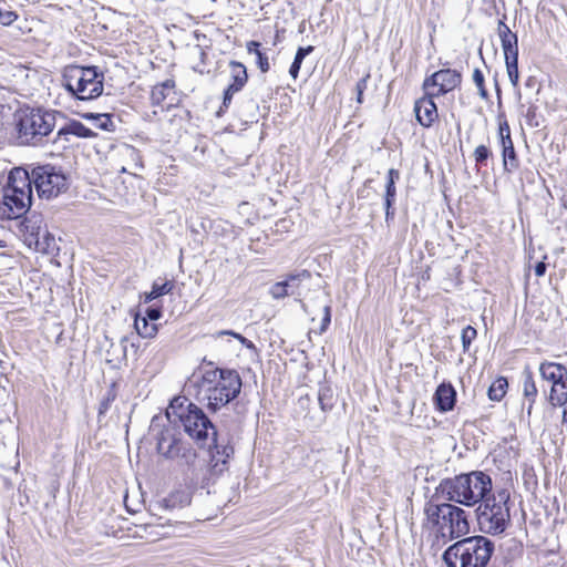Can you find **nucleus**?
<instances>
[{"mask_svg": "<svg viewBox=\"0 0 567 567\" xmlns=\"http://www.w3.org/2000/svg\"><path fill=\"white\" fill-rule=\"evenodd\" d=\"M96 114L97 113H85L82 115L83 118H86V120H92V121H96Z\"/></svg>", "mask_w": 567, "mask_h": 567, "instance_id": "obj_52", "label": "nucleus"}, {"mask_svg": "<svg viewBox=\"0 0 567 567\" xmlns=\"http://www.w3.org/2000/svg\"><path fill=\"white\" fill-rule=\"evenodd\" d=\"M29 167L40 198L52 199L68 190L69 178L61 167L52 164H29Z\"/></svg>", "mask_w": 567, "mask_h": 567, "instance_id": "obj_9", "label": "nucleus"}, {"mask_svg": "<svg viewBox=\"0 0 567 567\" xmlns=\"http://www.w3.org/2000/svg\"><path fill=\"white\" fill-rule=\"evenodd\" d=\"M32 195L11 193L3 188V215L9 219L20 218L31 206Z\"/></svg>", "mask_w": 567, "mask_h": 567, "instance_id": "obj_14", "label": "nucleus"}, {"mask_svg": "<svg viewBox=\"0 0 567 567\" xmlns=\"http://www.w3.org/2000/svg\"><path fill=\"white\" fill-rule=\"evenodd\" d=\"M214 443V451L212 452V467L214 472L221 473L228 460L234 454V449L230 445H219L217 442Z\"/></svg>", "mask_w": 567, "mask_h": 567, "instance_id": "obj_23", "label": "nucleus"}, {"mask_svg": "<svg viewBox=\"0 0 567 567\" xmlns=\"http://www.w3.org/2000/svg\"><path fill=\"white\" fill-rule=\"evenodd\" d=\"M563 422L567 423V410H565L563 413Z\"/></svg>", "mask_w": 567, "mask_h": 567, "instance_id": "obj_55", "label": "nucleus"}, {"mask_svg": "<svg viewBox=\"0 0 567 567\" xmlns=\"http://www.w3.org/2000/svg\"><path fill=\"white\" fill-rule=\"evenodd\" d=\"M32 185L31 168L27 165L25 167H14L10 172L4 189H10L11 193H22V196L24 194L32 195Z\"/></svg>", "mask_w": 567, "mask_h": 567, "instance_id": "obj_17", "label": "nucleus"}, {"mask_svg": "<svg viewBox=\"0 0 567 567\" xmlns=\"http://www.w3.org/2000/svg\"><path fill=\"white\" fill-rule=\"evenodd\" d=\"M167 419L178 420L184 431L198 443L205 444L210 437L216 441L217 432L204 411L186 398H175L166 412Z\"/></svg>", "mask_w": 567, "mask_h": 567, "instance_id": "obj_6", "label": "nucleus"}, {"mask_svg": "<svg viewBox=\"0 0 567 567\" xmlns=\"http://www.w3.org/2000/svg\"><path fill=\"white\" fill-rule=\"evenodd\" d=\"M323 311H324V316H323L322 321H321L320 333L324 332L328 329V327L330 324V321H331L330 307L329 306H324L323 307Z\"/></svg>", "mask_w": 567, "mask_h": 567, "instance_id": "obj_45", "label": "nucleus"}, {"mask_svg": "<svg viewBox=\"0 0 567 567\" xmlns=\"http://www.w3.org/2000/svg\"><path fill=\"white\" fill-rule=\"evenodd\" d=\"M508 383L505 378H498L488 389V398L492 401H501L506 394Z\"/></svg>", "mask_w": 567, "mask_h": 567, "instance_id": "obj_31", "label": "nucleus"}, {"mask_svg": "<svg viewBox=\"0 0 567 567\" xmlns=\"http://www.w3.org/2000/svg\"><path fill=\"white\" fill-rule=\"evenodd\" d=\"M433 97H435V95L426 91L425 96L414 103L415 117L423 127H431L439 116Z\"/></svg>", "mask_w": 567, "mask_h": 567, "instance_id": "obj_16", "label": "nucleus"}, {"mask_svg": "<svg viewBox=\"0 0 567 567\" xmlns=\"http://www.w3.org/2000/svg\"><path fill=\"white\" fill-rule=\"evenodd\" d=\"M462 82V75L456 70L443 69L431 76L426 78L423 83L424 90L429 91L431 87H437V92L433 93L435 96L444 95L453 91Z\"/></svg>", "mask_w": 567, "mask_h": 567, "instance_id": "obj_13", "label": "nucleus"}, {"mask_svg": "<svg viewBox=\"0 0 567 567\" xmlns=\"http://www.w3.org/2000/svg\"><path fill=\"white\" fill-rule=\"evenodd\" d=\"M120 155L123 157V158H126V159H130L132 163L128 164L127 166H122L120 168V172L121 173H131V174H135L134 171H137V169H141L143 168V164H142V159H141V155H140V152L131 146V145H124L121 150H120Z\"/></svg>", "mask_w": 567, "mask_h": 567, "instance_id": "obj_25", "label": "nucleus"}, {"mask_svg": "<svg viewBox=\"0 0 567 567\" xmlns=\"http://www.w3.org/2000/svg\"><path fill=\"white\" fill-rule=\"evenodd\" d=\"M435 408L440 412L452 411L456 403V391L451 383H441L433 395Z\"/></svg>", "mask_w": 567, "mask_h": 567, "instance_id": "obj_19", "label": "nucleus"}, {"mask_svg": "<svg viewBox=\"0 0 567 567\" xmlns=\"http://www.w3.org/2000/svg\"><path fill=\"white\" fill-rule=\"evenodd\" d=\"M313 50H315V48L312 45H308L306 48H302V47L298 48V50L296 52V55H295V59H293V62H292V64L290 65V69H289V74L295 80L298 78V74H299V71H300V68H301L303 59L307 55H309Z\"/></svg>", "mask_w": 567, "mask_h": 567, "instance_id": "obj_28", "label": "nucleus"}, {"mask_svg": "<svg viewBox=\"0 0 567 567\" xmlns=\"http://www.w3.org/2000/svg\"><path fill=\"white\" fill-rule=\"evenodd\" d=\"M498 136H499V142H503L505 140H511L512 138V136H511V128H509V125H508L507 121L499 122V124H498Z\"/></svg>", "mask_w": 567, "mask_h": 567, "instance_id": "obj_42", "label": "nucleus"}, {"mask_svg": "<svg viewBox=\"0 0 567 567\" xmlns=\"http://www.w3.org/2000/svg\"><path fill=\"white\" fill-rule=\"evenodd\" d=\"M311 278L309 270H300L287 275L286 279L278 281L270 287V295L274 299H282L289 295H295L292 281H306Z\"/></svg>", "mask_w": 567, "mask_h": 567, "instance_id": "obj_18", "label": "nucleus"}, {"mask_svg": "<svg viewBox=\"0 0 567 567\" xmlns=\"http://www.w3.org/2000/svg\"><path fill=\"white\" fill-rule=\"evenodd\" d=\"M172 289H173V284L171 281H165L161 285L157 282H154L152 286V290L144 295V301L151 302L152 300L171 292Z\"/></svg>", "mask_w": 567, "mask_h": 567, "instance_id": "obj_30", "label": "nucleus"}, {"mask_svg": "<svg viewBox=\"0 0 567 567\" xmlns=\"http://www.w3.org/2000/svg\"><path fill=\"white\" fill-rule=\"evenodd\" d=\"M18 16L13 11L0 9V23L2 25H10L17 20Z\"/></svg>", "mask_w": 567, "mask_h": 567, "instance_id": "obj_41", "label": "nucleus"}, {"mask_svg": "<svg viewBox=\"0 0 567 567\" xmlns=\"http://www.w3.org/2000/svg\"><path fill=\"white\" fill-rule=\"evenodd\" d=\"M301 282H302V281H292V285H293V291H295V293H296V292H297V290L299 289V287H300V284H301Z\"/></svg>", "mask_w": 567, "mask_h": 567, "instance_id": "obj_53", "label": "nucleus"}, {"mask_svg": "<svg viewBox=\"0 0 567 567\" xmlns=\"http://www.w3.org/2000/svg\"><path fill=\"white\" fill-rule=\"evenodd\" d=\"M161 316H162V311L157 307H148L146 309V317L145 318H147V320L150 319L152 321H155V320L159 319Z\"/></svg>", "mask_w": 567, "mask_h": 567, "instance_id": "obj_46", "label": "nucleus"}, {"mask_svg": "<svg viewBox=\"0 0 567 567\" xmlns=\"http://www.w3.org/2000/svg\"><path fill=\"white\" fill-rule=\"evenodd\" d=\"M368 78H369V75L361 79L360 81H358V83L355 85L357 93H358V95H357L358 103H362V95H363L364 90L367 89Z\"/></svg>", "mask_w": 567, "mask_h": 567, "instance_id": "obj_44", "label": "nucleus"}, {"mask_svg": "<svg viewBox=\"0 0 567 567\" xmlns=\"http://www.w3.org/2000/svg\"><path fill=\"white\" fill-rule=\"evenodd\" d=\"M197 49H198V54H199L202 63H205V59L207 58L206 52L199 47H197Z\"/></svg>", "mask_w": 567, "mask_h": 567, "instance_id": "obj_51", "label": "nucleus"}, {"mask_svg": "<svg viewBox=\"0 0 567 567\" xmlns=\"http://www.w3.org/2000/svg\"><path fill=\"white\" fill-rule=\"evenodd\" d=\"M522 383L524 402H527L526 413L530 416L538 395V389L536 386L533 372L528 365H526L522 372ZM523 406L525 408V403H523Z\"/></svg>", "mask_w": 567, "mask_h": 567, "instance_id": "obj_20", "label": "nucleus"}, {"mask_svg": "<svg viewBox=\"0 0 567 567\" xmlns=\"http://www.w3.org/2000/svg\"><path fill=\"white\" fill-rule=\"evenodd\" d=\"M394 212L392 209V206H385V220L389 221L390 219H393Z\"/></svg>", "mask_w": 567, "mask_h": 567, "instance_id": "obj_50", "label": "nucleus"}, {"mask_svg": "<svg viewBox=\"0 0 567 567\" xmlns=\"http://www.w3.org/2000/svg\"><path fill=\"white\" fill-rule=\"evenodd\" d=\"M134 327L137 334L142 338H153L157 333V326L155 323H148L147 318L136 317Z\"/></svg>", "mask_w": 567, "mask_h": 567, "instance_id": "obj_27", "label": "nucleus"}, {"mask_svg": "<svg viewBox=\"0 0 567 567\" xmlns=\"http://www.w3.org/2000/svg\"><path fill=\"white\" fill-rule=\"evenodd\" d=\"M474 159L476 165H485L489 156H492L491 150L485 145H478L474 151Z\"/></svg>", "mask_w": 567, "mask_h": 567, "instance_id": "obj_36", "label": "nucleus"}, {"mask_svg": "<svg viewBox=\"0 0 567 567\" xmlns=\"http://www.w3.org/2000/svg\"><path fill=\"white\" fill-rule=\"evenodd\" d=\"M220 336H231V337L238 339L239 342L241 344H244L246 348H254V343L250 340H248L244 336L236 333L231 330H223V331L217 332V337H220Z\"/></svg>", "mask_w": 567, "mask_h": 567, "instance_id": "obj_39", "label": "nucleus"}, {"mask_svg": "<svg viewBox=\"0 0 567 567\" xmlns=\"http://www.w3.org/2000/svg\"><path fill=\"white\" fill-rule=\"evenodd\" d=\"M494 542L477 535L463 538L443 553L446 567H486L494 553Z\"/></svg>", "mask_w": 567, "mask_h": 567, "instance_id": "obj_5", "label": "nucleus"}, {"mask_svg": "<svg viewBox=\"0 0 567 567\" xmlns=\"http://www.w3.org/2000/svg\"><path fill=\"white\" fill-rule=\"evenodd\" d=\"M493 488L492 478L482 471L460 474L442 480L436 494L447 502L474 506L482 502Z\"/></svg>", "mask_w": 567, "mask_h": 567, "instance_id": "obj_2", "label": "nucleus"}, {"mask_svg": "<svg viewBox=\"0 0 567 567\" xmlns=\"http://www.w3.org/2000/svg\"><path fill=\"white\" fill-rule=\"evenodd\" d=\"M476 336H477V331L472 326H466L462 330L461 339H462V346H463L464 352L468 351L470 346H471L472 341L476 338Z\"/></svg>", "mask_w": 567, "mask_h": 567, "instance_id": "obj_34", "label": "nucleus"}, {"mask_svg": "<svg viewBox=\"0 0 567 567\" xmlns=\"http://www.w3.org/2000/svg\"><path fill=\"white\" fill-rule=\"evenodd\" d=\"M546 269H547L546 264L544 261H539L535 265V268H534L535 275L537 277H543L546 272Z\"/></svg>", "mask_w": 567, "mask_h": 567, "instance_id": "obj_49", "label": "nucleus"}, {"mask_svg": "<svg viewBox=\"0 0 567 567\" xmlns=\"http://www.w3.org/2000/svg\"><path fill=\"white\" fill-rule=\"evenodd\" d=\"M473 81L477 86L478 94L482 99L486 100L488 97L487 90L484 85V75L480 69H475L473 72Z\"/></svg>", "mask_w": 567, "mask_h": 567, "instance_id": "obj_37", "label": "nucleus"}, {"mask_svg": "<svg viewBox=\"0 0 567 567\" xmlns=\"http://www.w3.org/2000/svg\"><path fill=\"white\" fill-rule=\"evenodd\" d=\"M319 403L322 411H330L333 408V393L331 388L323 386L319 390Z\"/></svg>", "mask_w": 567, "mask_h": 567, "instance_id": "obj_33", "label": "nucleus"}, {"mask_svg": "<svg viewBox=\"0 0 567 567\" xmlns=\"http://www.w3.org/2000/svg\"><path fill=\"white\" fill-rule=\"evenodd\" d=\"M230 80L231 82L224 91L223 107H228L235 93L241 91L248 81L246 66L238 61H230Z\"/></svg>", "mask_w": 567, "mask_h": 567, "instance_id": "obj_15", "label": "nucleus"}, {"mask_svg": "<svg viewBox=\"0 0 567 567\" xmlns=\"http://www.w3.org/2000/svg\"><path fill=\"white\" fill-rule=\"evenodd\" d=\"M69 135H74L82 138H91L95 136V133L91 128L86 127L83 123L79 121H71L58 130L56 135L52 142L56 143L59 140L69 142Z\"/></svg>", "mask_w": 567, "mask_h": 567, "instance_id": "obj_21", "label": "nucleus"}, {"mask_svg": "<svg viewBox=\"0 0 567 567\" xmlns=\"http://www.w3.org/2000/svg\"><path fill=\"white\" fill-rule=\"evenodd\" d=\"M126 338H122L120 344L111 346V350L107 351V355L112 357L106 359L109 363H121L126 359V346L124 344Z\"/></svg>", "mask_w": 567, "mask_h": 567, "instance_id": "obj_32", "label": "nucleus"}, {"mask_svg": "<svg viewBox=\"0 0 567 567\" xmlns=\"http://www.w3.org/2000/svg\"><path fill=\"white\" fill-rule=\"evenodd\" d=\"M502 146L503 167L507 173H513L519 167V159L516 154L513 140L499 142Z\"/></svg>", "mask_w": 567, "mask_h": 567, "instance_id": "obj_24", "label": "nucleus"}, {"mask_svg": "<svg viewBox=\"0 0 567 567\" xmlns=\"http://www.w3.org/2000/svg\"><path fill=\"white\" fill-rule=\"evenodd\" d=\"M104 74L96 66L68 65L62 73V86L74 97L89 101L103 93Z\"/></svg>", "mask_w": 567, "mask_h": 567, "instance_id": "obj_8", "label": "nucleus"}, {"mask_svg": "<svg viewBox=\"0 0 567 567\" xmlns=\"http://www.w3.org/2000/svg\"><path fill=\"white\" fill-rule=\"evenodd\" d=\"M115 399V394L110 391L107 393V396L105 399L102 400V402L100 403V408H99V414H104L109 409H110V405L111 403L114 401Z\"/></svg>", "mask_w": 567, "mask_h": 567, "instance_id": "obj_43", "label": "nucleus"}, {"mask_svg": "<svg viewBox=\"0 0 567 567\" xmlns=\"http://www.w3.org/2000/svg\"><path fill=\"white\" fill-rule=\"evenodd\" d=\"M194 70L200 74H204L206 72L204 68H200L199 65L195 66Z\"/></svg>", "mask_w": 567, "mask_h": 567, "instance_id": "obj_54", "label": "nucleus"}, {"mask_svg": "<svg viewBox=\"0 0 567 567\" xmlns=\"http://www.w3.org/2000/svg\"><path fill=\"white\" fill-rule=\"evenodd\" d=\"M174 89L175 82L171 79L155 85L151 92L152 103L154 105H161L171 93H174Z\"/></svg>", "mask_w": 567, "mask_h": 567, "instance_id": "obj_26", "label": "nucleus"}, {"mask_svg": "<svg viewBox=\"0 0 567 567\" xmlns=\"http://www.w3.org/2000/svg\"><path fill=\"white\" fill-rule=\"evenodd\" d=\"M506 72L508 79L514 87L518 86L519 72H518V54L505 55Z\"/></svg>", "mask_w": 567, "mask_h": 567, "instance_id": "obj_29", "label": "nucleus"}, {"mask_svg": "<svg viewBox=\"0 0 567 567\" xmlns=\"http://www.w3.org/2000/svg\"><path fill=\"white\" fill-rule=\"evenodd\" d=\"M400 179V172L395 168H390L386 176V183L395 184Z\"/></svg>", "mask_w": 567, "mask_h": 567, "instance_id": "obj_48", "label": "nucleus"}, {"mask_svg": "<svg viewBox=\"0 0 567 567\" xmlns=\"http://www.w3.org/2000/svg\"><path fill=\"white\" fill-rule=\"evenodd\" d=\"M18 231L24 244L42 254H51L55 248V239L43 226V218L39 214L25 216L18 225Z\"/></svg>", "mask_w": 567, "mask_h": 567, "instance_id": "obj_11", "label": "nucleus"}, {"mask_svg": "<svg viewBox=\"0 0 567 567\" xmlns=\"http://www.w3.org/2000/svg\"><path fill=\"white\" fill-rule=\"evenodd\" d=\"M511 494L508 489L501 488L489 493L476 508V518L480 530L485 534L499 535L504 533L509 524L511 514L508 502Z\"/></svg>", "mask_w": 567, "mask_h": 567, "instance_id": "obj_7", "label": "nucleus"}, {"mask_svg": "<svg viewBox=\"0 0 567 567\" xmlns=\"http://www.w3.org/2000/svg\"><path fill=\"white\" fill-rule=\"evenodd\" d=\"M59 111L47 109H22L14 114L19 145L40 146L49 141L56 126Z\"/></svg>", "mask_w": 567, "mask_h": 567, "instance_id": "obj_4", "label": "nucleus"}, {"mask_svg": "<svg viewBox=\"0 0 567 567\" xmlns=\"http://www.w3.org/2000/svg\"><path fill=\"white\" fill-rule=\"evenodd\" d=\"M453 502L435 503L430 499L423 508V527L436 533L442 538L455 539L470 530L465 511Z\"/></svg>", "mask_w": 567, "mask_h": 567, "instance_id": "obj_3", "label": "nucleus"}, {"mask_svg": "<svg viewBox=\"0 0 567 567\" xmlns=\"http://www.w3.org/2000/svg\"><path fill=\"white\" fill-rule=\"evenodd\" d=\"M256 63H257L259 70L262 73L268 72L269 69H270L269 59H268L267 54L264 51L262 52H257V54H256Z\"/></svg>", "mask_w": 567, "mask_h": 567, "instance_id": "obj_40", "label": "nucleus"}, {"mask_svg": "<svg viewBox=\"0 0 567 567\" xmlns=\"http://www.w3.org/2000/svg\"><path fill=\"white\" fill-rule=\"evenodd\" d=\"M193 385L197 389L196 396L207 402L212 412H217L236 399L241 390V379L237 371L212 368L194 374Z\"/></svg>", "mask_w": 567, "mask_h": 567, "instance_id": "obj_1", "label": "nucleus"}, {"mask_svg": "<svg viewBox=\"0 0 567 567\" xmlns=\"http://www.w3.org/2000/svg\"><path fill=\"white\" fill-rule=\"evenodd\" d=\"M543 381L550 384L548 403L556 406L567 404V368L558 362L543 361L538 368Z\"/></svg>", "mask_w": 567, "mask_h": 567, "instance_id": "obj_12", "label": "nucleus"}, {"mask_svg": "<svg viewBox=\"0 0 567 567\" xmlns=\"http://www.w3.org/2000/svg\"><path fill=\"white\" fill-rule=\"evenodd\" d=\"M396 197L395 184H385L384 206H393Z\"/></svg>", "mask_w": 567, "mask_h": 567, "instance_id": "obj_38", "label": "nucleus"}, {"mask_svg": "<svg viewBox=\"0 0 567 567\" xmlns=\"http://www.w3.org/2000/svg\"><path fill=\"white\" fill-rule=\"evenodd\" d=\"M94 125L97 128L105 130V131H114V123L111 118L110 114L101 113L96 114V121L94 122Z\"/></svg>", "mask_w": 567, "mask_h": 567, "instance_id": "obj_35", "label": "nucleus"}, {"mask_svg": "<svg viewBox=\"0 0 567 567\" xmlns=\"http://www.w3.org/2000/svg\"><path fill=\"white\" fill-rule=\"evenodd\" d=\"M157 452L168 460H181L189 467H195L197 453L193 446L183 441L181 432L173 425L164 426L156 434Z\"/></svg>", "mask_w": 567, "mask_h": 567, "instance_id": "obj_10", "label": "nucleus"}, {"mask_svg": "<svg viewBox=\"0 0 567 567\" xmlns=\"http://www.w3.org/2000/svg\"><path fill=\"white\" fill-rule=\"evenodd\" d=\"M497 34L501 40L502 49L505 55H515L518 54V38L517 34L512 32L509 27L504 22V20H499L497 23Z\"/></svg>", "mask_w": 567, "mask_h": 567, "instance_id": "obj_22", "label": "nucleus"}, {"mask_svg": "<svg viewBox=\"0 0 567 567\" xmlns=\"http://www.w3.org/2000/svg\"><path fill=\"white\" fill-rule=\"evenodd\" d=\"M260 47H261V44H260V42H258V41H249V42H247V44H246L247 52H248L249 54H255V55L257 54V52H262V51L260 50Z\"/></svg>", "mask_w": 567, "mask_h": 567, "instance_id": "obj_47", "label": "nucleus"}]
</instances>
